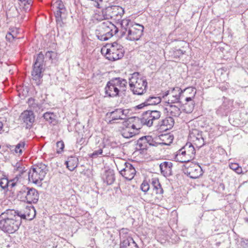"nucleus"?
<instances>
[{
  "mask_svg": "<svg viewBox=\"0 0 248 248\" xmlns=\"http://www.w3.org/2000/svg\"><path fill=\"white\" fill-rule=\"evenodd\" d=\"M25 218V214L14 210H7L0 215V229L4 232L14 233L18 229L22 219Z\"/></svg>",
  "mask_w": 248,
  "mask_h": 248,
  "instance_id": "obj_1",
  "label": "nucleus"
},
{
  "mask_svg": "<svg viewBox=\"0 0 248 248\" xmlns=\"http://www.w3.org/2000/svg\"><path fill=\"white\" fill-rule=\"evenodd\" d=\"M130 90L134 94L142 95L147 90V81L146 77L138 72H134L129 78Z\"/></svg>",
  "mask_w": 248,
  "mask_h": 248,
  "instance_id": "obj_2",
  "label": "nucleus"
},
{
  "mask_svg": "<svg viewBox=\"0 0 248 248\" xmlns=\"http://www.w3.org/2000/svg\"><path fill=\"white\" fill-rule=\"evenodd\" d=\"M127 82L126 79L121 78H112L108 81L105 88L106 95L110 97L120 96L121 91L126 90Z\"/></svg>",
  "mask_w": 248,
  "mask_h": 248,
  "instance_id": "obj_3",
  "label": "nucleus"
},
{
  "mask_svg": "<svg viewBox=\"0 0 248 248\" xmlns=\"http://www.w3.org/2000/svg\"><path fill=\"white\" fill-rule=\"evenodd\" d=\"M118 32V29L109 21H105L99 24L96 30V35L101 41H106Z\"/></svg>",
  "mask_w": 248,
  "mask_h": 248,
  "instance_id": "obj_4",
  "label": "nucleus"
},
{
  "mask_svg": "<svg viewBox=\"0 0 248 248\" xmlns=\"http://www.w3.org/2000/svg\"><path fill=\"white\" fill-rule=\"evenodd\" d=\"M48 169L47 166L43 163L34 166L28 172L29 180L36 184H40L44 179Z\"/></svg>",
  "mask_w": 248,
  "mask_h": 248,
  "instance_id": "obj_5",
  "label": "nucleus"
},
{
  "mask_svg": "<svg viewBox=\"0 0 248 248\" xmlns=\"http://www.w3.org/2000/svg\"><path fill=\"white\" fill-rule=\"evenodd\" d=\"M44 59L43 54L41 52H40L34 63L31 72L32 79L34 81L33 84L37 86L40 85L43 81V72L44 70Z\"/></svg>",
  "mask_w": 248,
  "mask_h": 248,
  "instance_id": "obj_6",
  "label": "nucleus"
},
{
  "mask_svg": "<svg viewBox=\"0 0 248 248\" xmlns=\"http://www.w3.org/2000/svg\"><path fill=\"white\" fill-rule=\"evenodd\" d=\"M17 197L29 203H36L38 200L39 194L35 188L24 186L18 193Z\"/></svg>",
  "mask_w": 248,
  "mask_h": 248,
  "instance_id": "obj_7",
  "label": "nucleus"
},
{
  "mask_svg": "<svg viewBox=\"0 0 248 248\" xmlns=\"http://www.w3.org/2000/svg\"><path fill=\"white\" fill-rule=\"evenodd\" d=\"M110 46L107 49V58L110 61H114L119 60L124 57V50L123 47L114 42L109 45Z\"/></svg>",
  "mask_w": 248,
  "mask_h": 248,
  "instance_id": "obj_8",
  "label": "nucleus"
},
{
  "mask_svg": "<svg viewBox=\"0 0 248 248\" xmlns=\"http://www.w3.org/2000/svg\"><path fill=\"white\" fill-rule=\"evenodd\" d=\"M124 13V9L122 7L116 5L107 7L102 10L103 16L106 19H119Z\"/></svg>",
  "mask_w": 248,
  "mask_h": 248,
  "instance_id": "obj_9",
  "label": "nucleus"
},
{
  "mask_svg": "<svg viewBox=\"0 0 248 248\" xmlns=\"http://www.w3.org/2000/svg\"><path fill=\"white\" fill-rule=\"evenodd\" d=\"M161 112L158 110H151L143 112L141 122L144 124L149 127L153 125L154 122L159 119L161 116Z\"/></svg>",
  "mask_w": 248,
  "mask_h": 248,
  "instance_id": "obj_10",
  "label": "nucleus"
},
{
  "mask_svg": "<svg viewBox=\"0 0 248 248\" xmlns=\"http://www.w3.org/2000/svg\"><path fill=\"white\" fill-rule=\"evenodd\" d=\"M144 27L139 24H133L126 32V39L129 41L139 40L143 34Z\"/></svg>",
  "mask_w": 248,
  "mask_h": 248,
  "instance_id": "obj_11",
  "label": "nucleus"
},
{
  "mask_svg": "<svg viewBox=\"0 0 248 248\" xmlns=\"http://www.w3.org/2000/svg\"><path fill=\"white\" fill-rule=\"evenodd\" d=\"M189 139L198 148L202 147L205 143L203 132L196 129L190 131Z\"/></svg>",
  "mask_w": 248,
  "mask_h": 248,
  "instance_id": "obj_12",
  "label": "nucleus"
},
{
  "mask_svg": "<svg viewBox=\"0 0 248 248\" xmlns=\"http://www.w3.org/2000/svg\"><path fill=\"white\" fill-rule=\"evenodd\" d=\"M124 167L120 170V174L128 180H132L136 174V170L130 163L125 162Z\"/></svg>",
  "mask_w": 248,
  "mask_h": 248,
  "instance_id": "obj_13",
  "label": "nucleus"
},
{
  "mask_svg": "<svg viewBox=\"0 0 248 248\" xmlns=\"http://www.w3.org/2000/svg\"><path fill=\"white\" fill-rule=\"evenodd\" d=\"M20 119L26 124L27 128H31L34 122L35 116L32 110H25L20 115Z\"/></svg>",
  "mask_w": 248,
  "mask_h": 248,
  "instance_id": "obj_14",
  "label": "nucleus"
},
{
  "mask_svg": "<svg viewBox=\"0 0 248 248\" xmlns=\"http://www.w3.org/2000/svg\"><path fill=\"white\" fill-rule=\"evenodd\" d=\"M202 170L200 166L191 163L186 169L185 173L190 178L196 179L202 175Z\"/></svg>",
  "mask_w": 248,
  "mask_h": 248,
  "instance_id": "obj_15",
  "label": "nucleus"
},
{
  "mask_svg": "<svg viewBox=\"0 0 248 248\" xmlns=\"http://www.w3.org/2000/svg\"><path fill=\"white\" fill-rule=\"evenodd\" d=\"M125 127L123 128L121 130V134L123 137L124 138H130L135 135L138 131V129L140 128H137L134 124H127V122H125L124 124Z\"/></svg>",
  "mask_w": 248,
  "mask_h": 248,
  "instance_id": "obj_16",
  "label": "nucleus"
},
{
  "mask_svg": "<svg viewBox=\"0 0 248 248\" xmlns=\"http://www.w3.org/2000/svg\"><path fill=\"white\" fill-rule=\"evenodd\" d=\"M186 95H183V90L179 87L174 88L170 93V99L169 101H170L171 103H181L183 102V99Z\"/></svg>",
  "mask_w": 248,
  "mask_h": 248,
  "instance_id": "obj_17",
  "label": "nucleus"
},
{
  "mask_svg": "<svg viewBox=\"0 0 248 248\" xmlns=\"http://www.w3.org/2000/svg\"><path fill=\"white\" fill-rule=\"evenodd\" d=\"M172 103H168L166 105L165 110L167 116L173 117H178L181 113V110L179 106L173 105Z\"/></svg>",
  "mask_w": 248,
  "mask_h": 248,
  "instance_id": "obj_18",
  "label": "nucleus"
},
{
  "mask_svg": "<svg viewBox=\"0 0 248 248\" xmlns=\"http://www.w3.org/2000/svg\"><path fill=\"white\" fill-rule=\"evenodd\" d=\"M161 101V98L159 96H150L144 102L138 105L136 107L138 109H141L146 106L157 105L159 104Z\"/></svg>",
  "mask_w": 248,
  "mask_h": 248,
  "instance_id": "obj_19",
  "label": "nucleus"
},
{
  "mask_svg": "<svg viewBox=\"0 0 248 248\" xmlns=\"http://www.w3.org/2000/svg\"><path fill=\"white\" fill-rule=\"evenodd\" d=\"M174 124L173 118L171 116H168L164 119L162 120L159 122L160 129L162 130H167L171 129Z\"/></svg>",
  "mask_w": 248,
  "mask_h": 248,
  "instance_id": "obj_20",
  "label": "nucleus"
},
{
  "mask_svg": "<svg viewBox=\"0 0 248 248\" xmlns=\"http://www.w3.org/2000/svg\"><path fill=\"white\" fill-rule=\"evenodd\" d=\"M172 164L170 162L165 161L159 165L161 173L165 177L171 175V168Z\"/></svg>",
  "mask_w": 248,
  "mask_h": 248,
  "instance_id": "obj_21",
  "label": "nucleus"
},
{
  "mask_svg": "<svg viewBox=\"0 0 248 248\" xmlns=\"http://www.w3.org/2000/svg\"><path fill=\"white\" fill-rule=\"evenodd\" d=\"M193 98L192 96H185V103L182 102L184 106V110L187 113H191L194 109L195 103L192 100Z\"/></svg>",
  "mask_w": 248,
  "mask_h": 248,
  "instance_id": "obj_22",
  "label": "nucleus"
},
{
  "mask_svg": "<svg viewBox=\"0 0 248 248\" xmlns=\"http://www.w3.org/2000/svg\"><path fill=\"white\" fill-rule=\"evenodd\" d=\"M120 248H139V247L133 238L128 236L127 238L121 240Z\"/></svg>",
  "mask_w": 248,
  "mask_h": 248,
  "instance_id": "obj_23",
  "label": "nucleus"
},
{
  "mask_svg": "<svg viewBox=\"0 0 248 248\" xmlns=\"http://www.w3.org/2000/svg\"><path fill=\"white\" fill-rule=\"evenodd\" d=\"M136 23L132 22L129 18H125L121 20V25L122 26L121 36L126 35V32L130 27Z\"/></svg>",
  "mask_w": 248,
  "mask_h": 248,
  "instance_id": "obj_24",
  "label": "nucleus"
},
{
  "mask_svg": "<svg viewBox=\"0 0 248 248\" xmlns=\"http://www.w3.org/2000/svg\"><path fill=\"white\" fill-rule=\"evenodd\" d=\"M124 110L120 108L116 109L114 111L111 112L110 114L111 120L110 121V123H114V121L119 119H124L125 118L123 117V116H125L124 115Z\"/></svg>",
  "mask_w": 248,
  "mask_h": 248,
  "instance_id": "obj_25",
  "label": "nucleus"
},
{
  "mask_svg": "<svg viewBox=\"0 0 248 248\" xmlns=\"http://www.w3.org/2000/svg\"><path fill=\"white\" fill-rule=\"evenodd\" d=\"M186 156V152L184 149H183V148H182L176 152L175 159L176 161L181 163L189 162L191 160L190 159L187 158Z\"/></svg>",
  "mask_w": 248,
  "mask_h": 248,
  "instance_id": "obj_26",
  "label": "nucleus"
},
{
  "mask_svg": "<svg viewBox=\"0 0 248 248\" xmlns=\"http://www.w3.org/2000/svg\"><path fill=\"white\" fill-rule=\"evenodd\" d=\"M78 162V159L77 157L75 156H70L68 158L65 164L69 170L73 171L77 167Z\"/></svg>",
  "mask_w": 248,
  "mask_h": 248,
  "instance_id": "obj_27",
  "label": "nucleus"
},
{
  "mask_svg": "<svg viewBox=\"0 0 248 248\" xmlns=\"http://www.w3.org/2000/svg\"><path fill=\"white\" fill-rule=\"evenodd\" d=\"M183 149H184L186 152V157L192 160L195 157V155L196 153L195 149L194 146L191 143H186L185 146L183 147Z\"/></svg>",
  "mask_w": 248,
  "mask_h": 248,
  "instance_id": "obj_28",
  "label": "nucleus"
},
{
  "mask_svg": "<svg viewBox=\"0 0 248 248\" xmlns=\"http://www.w3.org/2000/svg\"><path fill=\"white\" fill-rule=\"evenodd\" d=\"M61 2H59V7H58V10L55 13V16L56 19V22L58 25L62 26V18H63V15L65 10L63 8V5L60 4Z\"/></svg>",
  "mask_w": 248,
  "mask_h": 248,
  "instance_id": "obj_29",
  "label": "nucleus"
},
{
  "mask_svg": "<svg viewBox=\"0 0 248 248\" xmlns=\"http://www.w3.org/2000/svg\"><path fill=\"white\" fill-rule=\"evenodd\" d=\"M151 184L153 187V191L156 194L162 195L163 193V188L157 179L154 178L152 180Z\"/></svg>",
  "mask_w": 248,
  "mask_h": 248,
  "instance_id": "obj_30",
  "label": "nucleus"
},
{
  "mask_svg": "<svg viewBox=\"0 0 248 248\" xmlns=\"http://www.w3.org/2000/svg\"><path fill=\"white\" fill-rule=\"evenodd\" d=\"M104 179L108 185H111L115 181V175L114 171L112 170H108L106 171Z\"/></svg>",
  "mask_w": 248,
  "mask_h": 248,
  "instance_id": "obj_31",
  "label": "nucleus"
},
{
  "mask_svg": "<svg viewBox=\"0 0 248 248\" xmlns=\"http://www.w3.org/2000/svg\"><path fill=\"white\" fill-rule=\"evenodd\" d=\"M137 148L142 150L148 148L147 136L142 137L137 140Z\"/></svg>",
  "mask_w": 248,
  "mask_h": 248,
  "instance_id": "obj_32",
  "label": "nucleus"
},
{
  "mask_svg": "<svg viewBox=\"0 0 248 248\" xmlns=\"http://www.w3.org/2000/svg\"><path fill=\"white\" fill-rule=\"evenodd\" d=\"M160 139L162 140V145H169L172 142L173 137L170 134H161Z\"/></svg>",
  "mask_w": 248,
  "mask_h": 248,
  "instance_id": "obj_33",
  "label": "nucleus"
},
{
  "mask_svg": "<svg viewBox=\"0 0 248 248\" xmlns=\"http://www.w3.org/2000/svg\"><path fill=\"white\" fill-rule=\"evenodd\" d=\"M109 155V152L103 151V148H101L100 147L99 149L94 151L92 154L91 156L93 158H96L100 155L104 156H108Z\"/></svg>",
  "mask_w": 248,
  "mask_h": 248,
  "instance_id": "obj_34",
  "label": "nucleus"
},
{
  "mask_svg": "<svg viewBox=\"0 0 248 248\" xmlns=\"http://www.w3.org/2000/svg\"><path fill=\"white\" fill-rule=\"evenodd\" d=\"M24 169L21 163L17 162L15 166L14 172L17 173L16 175L20 176L25 172Z\"/></svg>",
  "mask_w": 248,
  "mask_h": 248,
  "instance_id": "obj_35",
  "label": "nucleus"
},
{
  "mask_svg": "<svg viewBox=\"0 0 248 248\" xmlns=\"http://www.w3.org/2000/svg\"><path fill=\"white\" fill-rule=\"evenodd\" d=\"M230 102L228 100L224 101L222 103V105L218 109V111L221 112V113H225V114L227 113V111H228L230 109Z\"/></svg>",
  "mask_w": 248,
  "mask_h": 248,
  "instance_id": "obj_36",
  "label": "nucleus"
},
{
  "mask_svg": "<svg viewBox=\"0 0 248 248\" xmlns=\"http://www.w3.org/2000/svg\"><path fill=\"white\" fill-rule=\"evenodd\" d=\"M43 117L44 119L49 123H52L55 119V115L53 113L47 112L44 113Z\"/></svg>",
  "mask_w": 248,
  "mask_h": 248,
  "instance_id": "obj_37",
  "label": "nucleus"
},
{
  "mask_svg": "<svg viewBox=\"0 0 248 248\" xmlns=\"http://www.w3.org/2000/svg\"><path fill=\"white\" fill-rule=\"evenodd\" d=\"M25 142H20L18 143L15 147V151L16 153H19L20 154L22 153V149L24 148L25 146Z\"/></svg>",
  "mask_w": 248,
  "mask_h": 248,
  "instance_id": "obj_38",
  "label": "nucleus"
},
{
  "mask_svg": "<svg viewBox=\"0 0 248 248\" xmlns=\"http://www.w3.org/2000/svg\"><path fill=\"white\" fill-rule=\"evenodd\" d=\"M8 184L9 180L7 178L5 177V176H4V177L1 178L0 181V186L2 189H5L8 187Z\"/></svg>",
  "mask_w": 248,
  "mask_h": 248,
  "instance_id": "obj_39",
  "label": "nucleus"
},
{
  "mask_svg": "<svg viewBox=\"0 0 248 248\" xmlns=\"http://www.w3.org/2000/svg\"><path fill=\"white\" fill-rule=\"evenodd\" d=\"M184 54V52L180 49H175L173 51L172 53L171 54L172 57H173L174 58H179L181 56H182Z\"/></svg>",
  "mask_w": 248,
  "mask_h": 248,
  "instance_id": "obj_40",
  "label": "nucleus"
},
{
  "mask_svg": "<svg viewBox=\"0 0 248 248\" xmlns=\"http://www.w3.org/2000/svg\"><path fill=\"white\" fill-rule=\"evenodd\" d=\"M57 56V54L54 51H48L46 53L45 57L46 59L49 60H52L55 59Z\"/></svg>",
  "mask_w": 248,
  "mask_h": 248,
  "instance_id": "obj_41",
  "label": "nucleus"
},
{
  "mask_svg": "<svg viewBox=\"0 0 248 248\" xmlns=\"http://www.w3.org/2000/svg\"><path fill=\"white\" fill-rule=\"evenodd\" d=\"M183 92V95L185 93H189L190 94L189 96H192V98H194L195 94L196 93V90L195 88L192 87H189L185 89Z\"/></svg>",
  "mask_w": 248,
  "mask_h": 248,
  "instance_id": "obj_42",
  "label": "nucleus"
},
{
  "mask_svg": "<svg viewBox=\"0 0 248 248\" xmlns=\"http://www.w3.org/2000/svg\"><path fill=\"white\" fill-rule=\"evenodd\" d=\"M128 230L127 229H122L120 231V237L122 240L127 238L129 235H127Z\"/></svg>",
  "mask_w": 248,
  "mask_h": 248,
  "instance_id": "obj_43",
  "label": "nucleus"
},
{
  "mask_svg": "<svg viewBox=\"0 0 248 248\" xmlns=\"http://www.w3.org/2000/svg\"><path fill=\"white\" fill-rule=\"evenodd\" d=\"M57 152L58 154L61 153L64 148V144L62 141H58L56 143Z\"/></svg>",
  "mask_w": 248,
  "mask_h": 248,
  "instance_id": "obj_44",
  "label": "nucleus"
},
{
  "mask_svg": "<svg viewBox=\"0 0 248 248\" xmlns=\"http://www.w3.org/2000/svg\"><path fill=\"white\" fill-rule=\"evenodd\" d=\"M150 188L149 183L146 181H144L140 186L141 190L144 192H147Z\"/></svg>",
  "mask_w": 248,
  "mask_h": 248,
  "instance_id": "obj_45",
  "label": "nucleus"
},
{
  "mask_svg": "<svg viewBox=\"0 0 248 248\" xmlns=\"http://www.w3.org/2000/svg\"><path fill=\"white\" fill-rule=\"evenodd\" d=\"M147 136V141H148V147L151 146H156V142L155 141V139H154L151 136Z\"/></svg>",
  "mask_w": 248,
  "mask_h": 248,
  "instance_id": "obj_46",
  "label": "nucleus"
},
{
  "mask_svg": "<svg viewBox=\"0 0 248 248\" xmlns=\"http://www.w3.org/2000/svg\"><path fill=\"white\" fill-rule=\"evenodd\" d=\"M29 106L33 110H35L37 107V104L35 103V100L32 98H30L28 100Z\"/></svg>",
  "mask_w": 248,
  "mask_h": 248,
  "instance_id": "obj_47",
  "label": "nucleus"
},
{
  "mask_svg": "<svg viewBox=\"0 0 248 248\" xmlns=\"http://www.w3.org/2000/svg\"><path fill=\"white\" fill-rule=\"evenodd\" d=\"M229 166L230 169L234 171L239 167V165L237 163H231Z\"/></svg>",
  "mask_w": 248,
  "mask_h": 248,
  "instance_id": "obj_48",
  "label": "nucleus"
},
{
  "mask_svg": "<svg viewBox=\"0 0 248 248\" xmlns=\"http://www.w3.org/2000/svg\"><path fill=\"white\" fill-rule=\"evenodd\" d=\"M155 139L156 142V146H158V145H162L161 143L162 140L160 139V135L158 137H156Z\"/></svg>",
  "mask_w": 248,
  "mask_h": 248,
  "instance_id": "obj_49",
  "label": "nucleus"
},
{
  "mask_svg": "<svg viewBox=\"0 0 248 248\" xmlns=\"http://www.w3.org/2000/svg\"><path fill=\"white\" fill-rule=\"evenodd\" d=\"M16 185V182H15V180H11L9 181L8 186H10L11 187H13Z\"/></svg>",
  "mask_w": 248,
  "mask_h": 248,
  "instance_id": "obj_50",
  "label": "nucleus"
},
{
  "mask_svg": "<svg viewBox=\"0 0 248 248\" xmlns=\"http://www.w3.org/2000/svg\"><path fill=\"white\" fill-rule=\"evenodd\" d=\"M235 171L237 173H238V174H241V173H242V169L241 167H240L239 166L238 168H237L235 170Z\"/></svg>",
  "mask_w": 248,
  "mask_h": 248,
  "instance_id": "obj_51",
  "label": "nucleus"
},
{
  "mask_svg": "<svg viewBox=\"0 0 248 248\" xmlns=\"http://www.w3.org/2000/svg\"><path fill=\"white\" fill-rule=\"evenodd\" d=\"M78 142L80 145L84 144L85 143V139L82 138L79 140H78Z\"/></svg>",
  "mask_w": 248,
  "mask_h": 248,
  "instance_id": "obj_52",
  "label": "nucleus"
},
{
  "mask_svg": "<svg viewBox=\"0 0 248 248\" xmlns=\"http://www.w3.org/2000/svg\"><path fill=\"white\" fill-rule=\"evenodd\" d=\"M111 240H112V243H113V245H115L118 243V241L117 240L116 241L115 240V238H113L112 235L111 236Z\"/></svg>",
  "mask_w": 248,
  "mask_h": 248,
  "instance_id": "obj_53",
  "label": "nucleus"
},
{
  "mask_svg": "<svg viewBox=\"0 0 248 248\" xmlns=\"http://www.w3.org/2000/svg\"><path fill=\"white\" fill-rule=\"evenodd\" d=\"M11 37L13 38H14L13 35L11 33L9 32L6 35V38L10 40L11 39Z\"/></svg>",
  "mask_w": 248,
  "mask_h": 248,
  "instance_id": "obj_54",
  "label": "nucleus"
},
{
  "mask_svg": "<svg viewBox=\"0 0 248 248\" xmlns=\"http://www.w3.org/2000/svg\"><path fill=\"white\" fill-rule=\"evenodd\" d=\"M20 1H26L28 4H31L32 2V0H19Z\"/></svg>",
  "mask_w": 248,
  "mask_h": 248,
  "instance_id": "obj_55",
  "label": "nucleus"
},
{
  "mask_svg": "<svg viewBox=\"0 0 248 248\" xmlns=\"http://www.w3.org/2000/svg\"><path fill=\"white\" fill-rule=\"evenodd\" d=\"M101 148H103V151L108 152V151L107 150V148H106L105 144L102 145V147H101Z\"/></svg>",
  "mask_w": 248,
  "mask_h": 248,
  "instance_id": "obj_56",
  "label": "nucleus"
},
{
  "mask_svg": "<svg viewBox=\"0 0 248 248\" xmlns=\"http://www.w3.org/2000/svg\"><path fill=\"white\" fill-rule=\"evenodd\" d=\"M3 127V124L2 122H0V130L2 129Z\"/></svg>",
  "mask_w": 248,
  "mask_h": 248,
  "instance_id": "obj_57",
  "label": "nucleus"
}]
</instances>
